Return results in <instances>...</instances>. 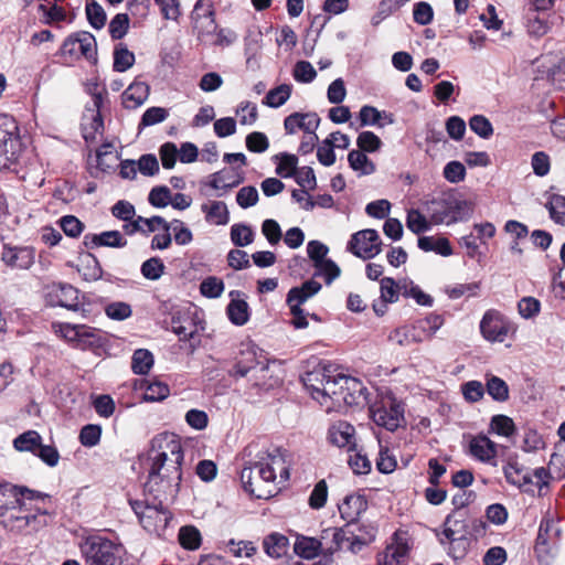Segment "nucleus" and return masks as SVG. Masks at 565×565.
I'll use <instances>...</instances> for the list:
<instances>
[{
  "label": "nucleus",
  "instance_id": "63",
  "mask_svg": "<svg viewBox=\"0 0 565 565\" xmlns=\"http://www.w3.org/2000/svg\"><path fill=\"white\" fill-rule=\"evenodd\" d=\"M173 232V238L178 245H188L193 239L191 230L180 220H173L169 223Z\"/></svg>",
  "mask_w": 565,
  "mask_h": 565
},
{
  "label": "nucleus",
  "instance_id": "30",
  "mask_svg": "<svg viewBox=\"0 0 565 565\" xmlns=\"http://www.w3.org/2000/svg\"><path fill=\"white\" fill-rule=\"evenodd\" d=\"M321 289V284L316 281L315 279H309L305 281L299 287L291 288L287 294V303L288 306L297 305L300 307L308 299L317 295Z\"/></svg>",
  "mask_w": 565,
  "mask_h": 565
},
{
  "label": "nucleus",
  "instance_id": "36",
  "mask_svg": "<svg viewBox=\"0 0 565 565\" xmlns=\"http://www.w3.org/2000/svg\"><path fill=\"white\" fill-rule=\"evenodd\" d=\"M243 180L244 179L242 177L235 178L224 171H218L210 177L209 185L214 190L223 191V193L217 194L218 196H222L224 193L241 184Z\"/></svg>",
  "mask_w": 565,
  "mask_h": 565
},
{
  "label": "nucleus",
  "instance_id": "47",
  "mask_svg": "<svg viewBox=\"0 0 565 565\" xmlns=\"http://www.w3.org/2000/svg\"><path fill=\"white\" fill-rule=\"evenodd\" d=\"M490 428L500 436L510 437L515 433V425L512 418L505 415H494L491 418Z\"/></svg>",
  "mask_w": 565,
  "mask_h": 565
},
{
  "label": "nucleus",
  "instance_id": "51",
  "mask_svg": "<svg viewBox=\"0 0 565 565\" xmlns=\"http://www.w3.org/2000/svg\"><path fill=\"white\" fill-rule=\"evenodd\" d=\"M169 394H170V388L166 383L159 382V381H153V382L148 383L146 391H145L143 398H145V401H149V402H159V401H163L164 398H167L169 396Z\"/></svg>",
  "mask_w": 565,
  "mask_h": 565
},
{
  "label": "nucleus",
  "instance_id": "26",
  "mask_svg": "<svg viewBox=\"0 0 565 565\" xmlns=\"http://www.w3.org/2000/svg\"><path fill=\"white\" fill-rule=\"evenodd\" d=\"M2 260L13 268L28 269L34 260L33 249L31 247H4Z\"/></svg>",
  "mask_w": 565,
  "mask_h": 565
},
{
  "label": "nucleus",
  "instance_id": "49",
  "mask_svg": "<svg viewBox=\"0 0 565 565\" xmlns=\"http://www.w3.org/2000/svg\"><path fill=\"white\" fill-rule=\"evenodd\" d=\"M276 159L279 160L276 173L282 178H290L295 174L298 159L295 154L289 153H280L276 156Z\"/></svg>",
  "mask_w": 565,
  "mask_h": 565
},
{
  "label": "nucleus",
  "instance_id": "17",
  "mask_svg": "<svg viewBox=\"0 0 565 565\" xmlns=\"http://www.w3.org/2000/svg\"><path fill=\"white\" fill-rule=\"evenodd\" d=\"M469 454L481 462L497 466L498 445L486 435L479 434L470 439Z\"/></svg>",
  "mask_w": 565,
  "mask_h": 565
},
{
  "label": "nucleus",
  "instance_id": "56",
  "mask_svg": "<svg viewBox=\"0 0 565 565\" xmlns=\"http://www.w3.org/2000/svg\"><path fill=\"white\" fill-rule=\"evenodd\" d=\"M200 291L207 298H218L224 291V282L217 277H207L201 282Z\"/></svg>",
  "mask_w": 565,
  "mask_h": 565
},
{
  "label": "nucleus",
  "instance_id": "33",
  "mask_svg": "<svg viewBox=\"0 0 565 565\" xmlns=\"http://www.w3.org/2000/svg\"><path fill=\"white\" fill-rule=\"evenodd\" d=\"M201 211L205 214V220L215 225H226L230 222V212L222 201H212L201 205Z\"/></svg>",
  "mask_w": 565,
  "mask_h": 565
},
{
  "label": "nucleus",
  "instance_id": "32",
  "mask_svg": "<svg viewBox=\"0 0 565 565\" xmlns=\"http://www.w3.org/2000/svg\"><path fill=\"white\" fill-rule=\"evenodd\" d=\"M348 376L337 373V371L331 367L330 377H327L326 386L321 387L320 398L323 401V405L327 404L328 399H334L337 403H340V391H343L344 380Z\"/></svg>",
  "mask_w": 565,
  "mask_h": 565
},
{
  "label": "nucleus",
  "instance_id": "64",
  "mask_svg": "<svg viewBox=\"0 0 565 565\" xmlns=\"http://www.w3.org/2000/svg\"><path fill=\"white\" fill-rule=\"evenodd\" d=\"M269 147V141L264 132L254 131L246 137V148L256 153L265 152Z\"/></svg>",
  "mask_w": 565,
  "mask_h": 565
},
{
  "label": "nucleus",
  "instance_id": "27",
  "mask_svg": "<svg viewBox=\"0 0 565 565\" xmlns=\"http://www.w3.org/2000/svg\"><path fill=\"white\" fill-rule=\"evenodd\" d=\"M294 551L302 558L312 559L320 554L324 555V542L321 537L298 535L294 544Z\"/></svg>",
  "mask_w": 565,
  "mask_h": 565
},
{
  "label": "nucleus",
  "instance_id": "11",
  "mask_svg": "<svg viewBox=\"0 0 565 565\" xmlns=\"http://www.w3.org/2000/svg\"><path fill=\"white\" fill-rule=\"evenodd\" d=\"M63 53L72 57H84L90 63L97 62V43L94 35L86 31L70 35L63 43Z\"/></svg>",
  "mask_w": 565,
  "mask_h": 565
},
{
  "label": "nucleus",
  "instance_id": "23",
  "mask_svg": "<svg viewBox=\"0 0 565 565\" xmlns=\"http://www.w3.org/2000/svg\"><path fill=\"white\" fill-rule=\"evenodd\" d=\"M343 383V391H340V403L342 402L349 406H360L366 402V388L361 381L348 376Z\"/></svg>",
  "mask_w": 565,
  "mask_h": 565
},
{
  "label": "nucleus",
  "instance_id": "9",
  "mask_svg": "<svg viewBox=\"0 0 565 565\" xmlns=\"http://www.w3.org/2000/svg\"><path fill=\"white\" fill-rule=\"evenodd\" d=\"M561 529L553 520L541 522L535 543V554L539 562L543 565H550L558 551Z\"/></svg>",
  "mask_w": 565,
  "mask_h": 565
},
{
  "label": "nucleus",
  "instance_id": "45",
  "mask_svg": "<svg viewBox=\"0 0 565 565\" xmlns=\"http://www.w3.org/2000/svg\"><path fill=\"white\" fill-rule=\"evenodd\" d=\"M179 542L186 550H196L201 545L200 531L194 526H182L179 531Z\"/></svg>",
  "mask_w": 565,
  "mask_h": 565
},
{
  "label": "nucleus",
  "instance_id": "14",
  "mask_svg": "<svg viewBox=\"0 0 565 565\" xmlns=\"http://www.w3.org/2000/svg\"><path fill=\"white\" fill-rule=\"evenodd\" d=\"M510 331V323L494 310H488L480 322L482 337L490 342H503Z\"/></svg>",
  "mask_w": 565,
  "mask_h": 565
},
{
  "label": "nucleus",
  "instance_id": "22",
  "mask_svg": "<svg viewBox=\"0 0 565 565\" xmlns=\"http://www.w3.org/2000/svg\"><path fill=\"white\" fill-rule=\"evenodd\" d=\"M367 501L364 495L349 494L339 504V512L347 524H354L359 516L366 510Z\"/></svg>",
  "mask_w": 565,
  "mask_h": 565
},
{
  "label": "nucleus",
  "instance_id": "41",
  "mask_svg": "<svg viewBox=\"0 0 565 565\" xmlns=\"http://www.w3.org/2000/svg\"><path fill=\"white\" fill-rule=\"evenodd\" d=\"M153 365V355L149 350L138 349L131 359V369L135 374H147Z\"/></svg>",
  "mask_w": 565,
  "mask_h": 565
},
{
  "label": "nucleus",
  "instance_id": "6",
  "mask_svg": "<svg viewBox=\"0 0 565 565\" xmlns=\"http://www.w3.org/2000/svg\"><path fill=\"white\" fill-rule=\"evenodd\" d=\"M81 552L89 565H118L120 548L110 540L93 535L81 544Z\"/></svg>",
  "mask_w": 565,
  "mask_h": 565
},
{
  "label": "nucleus",
  "instance_id": "8",
  "mask_svg": "<svg viewBox=\"0 0 565 565\" xmlns=\"http://www.w3.org/2000/svg\"><path fill=\"white\" fill-rule=\"evenodd\" d=\"M43 299L50 307H62L71 311H81L85 317L86 309L79 300L78 289L68 284L53 282L43 288Z\"/></svg>",
  "mask_w": 565,
  "mask_h": 565
},
{
  "label": "nucleus",
  "instance_id": "18",
  "mask_svg": "<svg viewBox=\"0 0 565 565\" xmlns=\"http://www.w3.org/2000/svg\"><path fill=\"white\" fill-rule=\"evenodd\" d=\"M443 534L447 541H459L465 544L468 537V516L465 511H454L444 522Z\"/></svg>",
  "mask_w": 565,
  "mask_h": 565
},
{
  "label": "nucleus",
  "instance_id": "53",
  "mask_svg": "<svg viewBox=\"0 0 565 565\" xmlns=\"http://www.w3.org/2000/svg\"><path fill=\"white\" fill-rule=\"evenodd\" d=\"M359 150L363 152H375L382 147V140L372 131H362L356 138Z\"/></svg>",
  "mask_w": 565,
  "mask_h": 565
},
{
  "label": "nucleus",
  "instance_id": "46",
  "mask_svg": "<svg viewBox=\"0 0 565 565\" xmlns=\"http://www.w3.org/2000/svg\"><path fill=\"white\" fill-rule=\"evenodd\" d=\"M166 266L159 257H151L142 263L140 271L146 279L158 280L164 274Z\"/></svg>",
  "mask_w": 565,
  "mask_h": 565
},
{
  "label": "nucleus",
  "instance_id": "42",
  "mask_svg": "<svg viewBox=\"0 0 565 565\" xmlns=\"http://www.w3.org/2000/svg\"><path fill=\"white\" fill-rule=\"evenodd\" d=\"M291 90V85L281 84L267 93L264 104L271 108H278L290 98Z\"/></svg>",
  "mask_w": 565,
  "mask_h": 565
},
{
  "label": "nucleus",
  "instance_id": "60",
  "mask_svg": "<svg viewBox=\"0 0 565 565\" xmlns=\"http://www.w3.org/2000/svg\"><path fill=\"white\" fill-rule=\"evenodd\" d=\"M292 75L299 83H310L316 78L317 72L309 62L299 61L294 67Z\"/></svg>",
  "mask_w": 565,
  "mask_h": 565
},
{
  "label": "nucleus",
  "instance_id": "50",
  "mask_svg": "<svg viewBox=\"0 0 565 565\" xmlns=\"http://www.w3.org/2000/svg\"><path fill=\"white\" fill-rule=\"evenodd\" d=\"M105 313L111 320L122 321L131 316L132 309L127 302L114 301L105 307Z\"/></svg>",
  "mask_w": 565,
  "mask_h": 565
},
{
  "label": "nucleus",
  "instance_id": "55",
  "mask_svg": "<svg viewBox=\"0 0 565 565\" xmlns=\"http://www.w3.org/2000/svg\"><path fill=\"white\" fill-rule=\"evenodd\" d=\"M316 277H324L326 282L329 285L340 275V268L338 265L331 259H324L315 265Z\"/></svg>",
  "mask_w": 565,
  "mask_h": 565
},
{
  "label": "nucleus",
  "instance_id": "58",
  "mask_svg": "<svg viewBox=\"0 0 565 565\" xmlns=\"http://www.w3.org/2000/svg\"><path fill=\"white\" fill-rule=\"evenodd\" d=\"M406 225L408 230L415 234H419L429 230V222L417 210H411L407 213Z\"/></svg>",
  "mask_w": 565,
  "mask_h": 565
},
{
  "label": "nucleus",
  "instance_id": "39",
  "mask_svg": "<svg viewBox=\"0 0 565 565\" xmlns=\"http://www.w3.org/2000/svg\"><path fill=\"white\" fill-rule=\"evenodd\" d=\"M227 316L235 326H244L249 319L248 303L242 299H233L227 306Z\"/></svg>",
  "mask_w": 565,
  "mask_h": 565
},
{
  "label": "nucleus",
  "instance_id": "44",
  "mask_svg": "<svg viewBox=\"0 0 565 565\" xmlns=\"http://www.w3.org/2000/svg\"><path fill=\"white\" fill-rule=\"evenodd\" d=\"M231 239L235 246L245 247L253 243L254 232L246 224H234L231 227Z\"/></svg>",
  "mask_w": 565,
  "mask_h": 565
},
{
  "label": "nucleus",
  "instance_id": "4",
  "mask_svg": "<svg viewBox=\"0 0 565 565\" xmlns=\"http://www.w3.org/2000/svg\"><path fill=\"white\" fill-rule=\"evenodd\" d=\"M427 213L433 224L450 225L467 221L473 213V203L456 193H447L427 204Z\"/></svg>",
  "mask_w": 565,
  "mask_h": 565
},
{
  "label": "nucleus",
  "instance_id": "57",
  "mask_svg": "<svg viewBox=\"0 0 565 565\" xmlns=\"http://www.w3.org/2000/svg\"><path fill=\"white\" fill-rule=\"evenodd\" d=\"M258 191L253 185H246L238 190L236 194V202L242 209H248L257 204Z\"/></svg>",
  "mask_w": 565,
  "mask_h": 565
},
{
  "label": "nucleus",
  "instance_id": "43",
  "mask_svg": "<svg viewBox=\"0 0 565 565\" xmlns=\"http://www.w3.org/2000/svg\"><path fill=\"white\" fill-rule=\"evenodd\" d=\"M135 63V54L125 45L119 44L114 51V70L116 72H126Z\"/></svg>",
  "mask_w": 565,
  "mask_h": 565
},
{
  "label": "nucleus",
  "instance_id": "12",
  "mask_svg": "<svg viewBox=\"0 0 565 565\" xmlns=\"http://www.w3.org/2000/svg\"><path fill=\"white\" fill-rule=\"evenodd\" d=\"M381 239L375 230H362L352 235L348 249L358 257L369 259L381 252Z\"/></svg>",
  "mask_w": 565,
  "mask_h": 565
},
{
  "label": "nucleus",
  "instance_id": "7",
  "mask_svg": "<svg viewBox=\"0 0 565 565\" xmlns=\"http://www.w3.org/2000/svg\"><path fill=\"white\" fill-rule=\"evenodd\" d=\"M373 422L390 431L396 430L405 423L404 407L399 401L392 395L382 396L370 407Z\"/></svg>",
  "mask_w": 565,
  "mask_h": 565
},
{
  "label": "nucleus",
  "instance_id": "38",
  "mask_svg": "<svg viewBox=\"0 0 565 565\" xmlns=\"http://www.w3.org/2000/svg\"><path fill=\"white\" fill-rule=\"evenodd\" d=\"M258 365H260V363L256 360L255 351L248 349L242 352V358L237 360L231 374L233 376L244 377Z\"/></svg>",
  "mask_w": 565,
  "mask_h": 565
},
{
  "label": "nucleus",
  "instance_id": "37",
  "mask_svg": "<svg viewBox=\"0 0 565 565\" xmlns=\"http://www.w3.org/2000/svg\"><path fill=\"white\" fill-rule=\"evenodd\" d=\"M348 161L350 168L361 175H369L375 172V164L361 150H351L348 154Z\"/></svg>",
  "mask_w": 565,
  "mask_h": 565
},
{
  "label": "nucleus",
  "instance_id": "52",
  "mask_svg": "<svg viewBox=\"0 0 565 565\" xmlns=\"http://www.w3.org/2000/svg\"><path fill=\"white\" fill-rule=\"evenodd\" d=\"M470 129L483 139H488L493 135V127L490 120L482 115H475L469 120Z\"/></svg>",
  "mask_w": 565,
  "mask_h": 565
},
{
  "label": "nucleus",
  "instance_id": "21",
  "mask_svg": "<svg viewBox=\"0 0 565 565\" xmlns=\"http://www.w3.org/2000/svg\"><path fill=\"white\" fill-rule=\"evenodd\" d=\"M331 367V365L319 364L312 371L307 372L302 377V382L310 391L311 396L321 405H323V401L320 398L321 387L326 386L327 377H330Z\"/></svg>",
  "mask_w": 565,
  "mask_h": 565
},
{
  "label": "nucleus",
  "instance_id": "62",
  "mask_svg": "<svg viewBox=\"0 0 565 565\" xmlns=\"http://www.w3.org/2000/svg\"><path fill=\"white\" fill-rule=\"evenodd\" d=\"M531 167L537 177H545L551 170L550 156L544 151L533 153L531 159Z\"/></svg>",
  "mask_w": 565,
  "mask_h": 565
},
{
  "label": "nucleus",
  "instance_id": "13",
  "mask_svg": "<svg viewBox=\"0 0 565 565\" xmlns=\"http://www.w3.org/2000/svg\"><path fill=\"white\" fill-rule=\"evenodd\" d=\"M103 96L96 93L92 97V106H87L82 119V135L86 142L95 141L97 132L104 128L100 115Z\"/></svg>",
  "mask_w": 565,
  "mask_h": 565
},
{
  "label": "nucleus",
  "instance_id": "54",
  "mask_svg": "<svg viewBox=\"0 0 565 565\" xmlns=\"http://www.w3.org/2000/svg\"><path fill=\"white\" fill-rule=\"evenodd\" d=\"M551 218L561 225H565V196L554 194L547 203Z\"/></svg>",
  "mask_w": 565,
  "mask_h": 565
},
{
  "label": "nucleus",
  "instance_id": "20",
  "mask_svg": "<svg viewBox=\"0 0 565 565\" xmlns=\"http://www.w3.org/2000/svg\"><path fill=\"white\" fill-rule=\"evenodd\" d=\"M320 124V118L316 113H292L284 120V127L288 135H294L298 129L305 134L315 132Z\"/></svg>",
  "mask_w": 565,
  "mask_h": 565
},
{
  "label": "nucleus",
  "instance_id": "19",
  "mask_svg": "<svg viewBox=\"0 0 565 565\" xmlns=\"http://www.w3.org/2000/svg\"><path fill=\"white\" fill-rule=\"evenodd\" d=\"M329 441L339 447L348 448L349 451L355 449V428L345 420L333 423L328 429Z\"/></svg>",
  "mask_w": 565,
  "mask_h": 565
},
{
  "label": "nucleus",
  "instance_id": "61",
  "mask_svg": "<svg viewBox=\"0 0 565 565\" xmlns=\"http://www.w3.org/2000/svg\"><path fill=\"white\" fill-rule=\"evenodd\" d=\"M129 28V18L125 13L116 14L109 23V33L113 39L119 40L124 38Z\"/></svg>",
  "mask_w": 565,
  "mask_h": 565
},
{
  "label": "nucleus",
  "instance_id": "48",
  "mask_svg": "<svg viewBox=\"0 0 565 565\" xmlns=\"http://www.w3.org/2000/svg\"><path fill=\"white\" fill-rule=\"evenodd\" d=\"M86 15L89 24L95 29H102L106 22V13L100 4L94 0L86 3Z\"/></svg>",
  "mask_w": 565,
  "mask_h": 565
},
{
  "label": "nucleus",
  "instance_id": "35",
  "mask_svg": "<svg viewBox=\"0 0 565 565\" xmlns=\"http://www.w3.org/2000/svg\"><path fill=\"white\" fill-rule=\"evenodd\" d=\"M418 247L425 252H436L441 256H450L452 254L451 245L446 237L435 239L430 236H422L418 238Z\"/></svg>",
  "mask_w": 565,
  "mask_h": 565
},
{
  "label": "nucleus",
  "instance_id": "59",
  "mask_svg": "<svg viewBox=\"0 0 565 565\" xmlns=\"http://www.w3.org/2000/svg\"><path fill=\"white\" fill-rule=\"evenodd\" d=\"M390 341L396 343L399 347H407L414 342H422L423 339L417 337L407 328H397L391 332L388 337Z\"/></svg>",
  "mask_w": 565,
  "mask_h": 565
},
{
  "label": "nucleus",
  "instance_id": "28",
  "mask_svg": "<svg viewBox=\"0 0 565 565\" xmlns=\"http://www.w3.org/2000/svg\"><path fill=\"white\" fill-rule=\"evenodd\" d=\"M194 28L201 31L211 32L215 30L214 11L209 2L199 0L192 11Z\"/></svg>",
  "mask_w": 565,
  "mask_h": 565
},
{
  "label": "nucleus",
  "instance_id": "31",
  "mask_svg": "<svg viewBox=\"0 0 565 565\" xmlns=\"http://www.w3.org/2000/svg\"><path fill=\"white\" fill-rule=\"evenodd\" d=\"M263 548L271 558H280L288 552L289 540L284 534L273 532L264 537Z\"/></svg>",
  "mask_w": 565,
  "mask_h": 565
},
{
  "label": "nucleus",
  "instance_id": "15",
  "mask_svg": "<svg viewBox=\"0 0 565 565\" xmlns=\"http://www.w3.org/2000/svg\"><path fill=\"white\" fill-rule=\"evenodd\" d=\"M409 546L404 537L394 533L392 542L377 555V565H406Z\"/></svg>",
  "mask_w": 565,
  "mask_h": 565
},
{
  "label": "nucleus",
  "instance_id": "29",
  "mask_svg": "<svg viewBox=\"0 0 565 565\" xmlns=\"http://www.w3.org/2000/svg\"><path fill=\"white\" fill-rule=\"evenodd\" d=\"M149 96V86L143 82L131 83L122 93V105L127 109L140 107Z\"/></svg>",
  "mask_w": 565,
  "mask_h": 565
},
{
  "label": "nucleus",
  "instance_id": "25",
  "mask_svg": "<svg viewBox=\"0 0 565 565\" xmlns=\"http://www.w3.org/2000/svg\"><path fill=\"white\" fill-rule=\"evenodd\" d=\"M83 244L87 248L100 246L120 248L127 245V241L119 231H106L100 234H86Z\"/></svg>",
  "mask_w": 565,
  "mask_h": 565
},
{
  "label": "nucleus",
  "instance_id": "16",
  "mask_svg": "<svg viewBox=\"0 0 565 565\" xmlns=\"http://www.w3.org/2000/svg\"><path fill=\"white\" fill-rule=\"evenodd\" d=\"M354 524H345L343 527H330L321 532V539L324 542V555H332L333 553L347 548L351 545V527Z\"/></svg>",
  "mask_w": 565,
  "mask_h": 565
},
{
  "label": "nucleus",
  "instance_id": "5",
  "mask_svg": "<svg viewBox=\"0 0 565 565\" xmlns=\"http://www.w3.org/2000/svg\"><path fill=\"white\" fill-rule=\"evenodd\" d=\"M21 150L22 143L15 119L10 115L0 114V170L10 169Z\"/></svg>",
  "mask_w": 565,
  "mask_h": 565
},
{
  "label": "nucleus",
  "instance_id": "10",
  "mask_svg": "<svg viewBox=\"0 0 565 565\" xmlns=\"http://www.w3.org/2000/svg\"><path fill=\"white\" fill-rule=\"evenodd\" d=\"M51 328L58 338L77 348L93 347L99 341L97 330L86 324L52 322Z\"/></svg>",
  "mask_w": 565,
  "mask_h": 565
},
{
  "label": "nucleus",
  "instance_id": "24",
  "mask_svg": "<svg viewBox=\"0 0 565 565\" xmlns=\"http://www.w3.org/2000/svg\"><path fill=\"white\" fill-rule=\"evenodd\" d=\"M377 533V527L372 523H362L360 525L354 523L351 527V545H348V551L359 553L365 545L372 543Z\"/></svg>",
  "mask_w": 565,
  "mask_h": 565
},
{
  "label": "nucleus",
  "instance_id": "40",
  "mask_svg": "<svg viewBox=\"0 0 565 565\" xmlns=\"http://www.w3.org/2000/svg\"><path fill=\"white\" fill-rule=\"evenodd\" d=\"M486 390L495 402L503 403L509 399L508 384L495 375H487Z\"/></svg>",
  "mask_w": 565,
  "mask_h": 565
},
{
  "label": "nucleus",
  "instance_id": "3",
  "mask_svg": "<svg viewBox=\"0 0 565 565\" xmlns=\"http://www.w3.org/2000/svg\"><path fill=\"white\" fill-rule=\"evenodd\" d=\"M35 492L9 482L0 483V524L10 531H23L35 515L32 501Z\"/></svg>",
  "mask_w": 565,
  "mask_h": 565
},
{
  "label": "nucleus",
  "instance_id": "34",
  "mask_svg": "<svg viewBox=\"0 0 565 565\" xmlns=\"http://www.w3.org/2000/svg\"><path fill=\"white\" fill-rule=\"evenodd\" d=\"M504 476L509 483L522 488L532 483L531 476L516 461H509L504 467Z\"/></svg>",
  "mask_w": 565,
  "mask_h": 565
},
{
  "label": "nucleus",
  "instance_id": "1",
  "mask_svg": "<svg viewBox=\"0 0 565 565\" xmlns=\"http://www.w3.org/2000/svg\"><path fill=\"white\" fill-rule=\"evenodd\" d=\"M150 468L145 483V493L153 497L129 500V504L142 527L150 534L162 535L171 520V513L163 507V501L173 499L179 491L182 477L181 465L183 450L181 440L173 434H160L151 440L148 452Z\"/></svg>",
  "mask_w": 565,
  "mask_h": 565
},
{
  "label": "nucleus",
  "instance_id": "2",
  "mask_svg": "<svg viewBox=\"0 0 565 565\" xmlns=\"http://www.w3.org/2000/svg\"><path fill=\"white\" fill-rule=\"evenodd\" d=\"M288 454L280 448L267 450L259 460L241 471L243 488L257 499L274 497L289 479Z\"/></svg>",
  "mask_w": 565,
  "mask_h": 565
}]
</instances>
